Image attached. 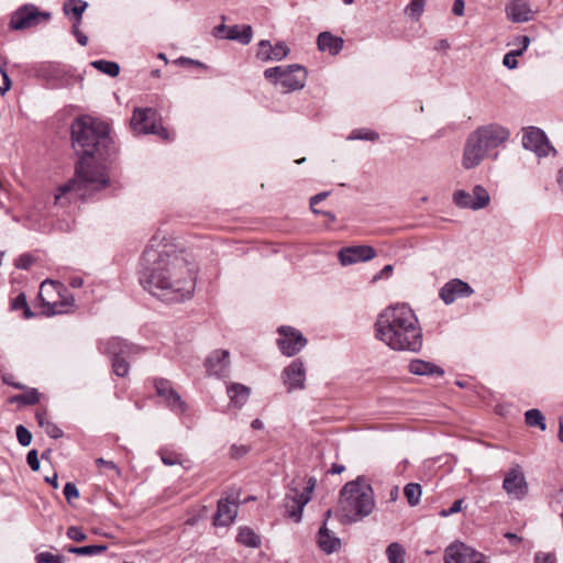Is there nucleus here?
Returning <instances> with one entry per match:
<instances>
[{
  "label": "nucleus",
  "mask_w": 563,
  "mask_h": 563,
  "mask_svg": "<svg viewBox=\"0 0 563 563\" xmlns=\"http://www.w3.org/2000/svg\"><path fill=\"white\" fill-rule=\"evenodd\" d=\"M205 367L208 375L217 378H228L230 376V353L228 350H214L205 361Z\"/></svg>",
  "instance_id": "obj_15"
},
{
  "label": "nucleus",
  "mask_w": 563,
  "mask_h": 563,
  "mask_svg": "<svg viewBox=\"0 0 563 563\" xmlns=\"http://www.w3.org/2000/svg\"><path fill=\"white\" fill-rule=\"evenodd\" d=\"M374 493L364 477L347 482L340 492L338 514L343 523L357 522L367 517L374 508Z\"/></svg>",
  "instance_id": "obj_4"
},
{
  "label": "nucleus",
  "mask_w": 563,
  "mask_h": 563,
  "mask_svg": "<svg viewBox=\"0 0 563 563\" xmlns=\"http://www.w3.org/2000/svg\"><path fill=\"white\" fill-rule=\"evenodd\" d=\"M71 140L75 147L82 148V155L74 177L60 185L54 195V205L59 208L84 200L106 185V124L90 115H82L71 124Z\"/></svg>",
  "instance_id": "obj_2"
},
{
  "label": "nucleus",
  "mask_w": 563,
  "mask_h": 563,
  "mask_svg": "<svg viewBox=\"0 0 563 563\" xmlns=\"http://www.w3.org/2000/svg\"><path fill=\"white\" fill-rule=\"evenodd\" d=\"M473 195V210H479L487 207L490 202L488 191L481 185H476L472 191Z\"/></svg>",
  "instance_id": "obj_32"
},
{
  "label": "nucleus",
  "mask_w": 563,
  "mask_h": 563,
  "mask_svg": "<svg viewBox=\"0 0 563 563\" xmlns=\"http://www.w3.org/2000/svg\"><path fill=\"white\" fill-rule=\"evenodd\" d=\"M444 563H489L487 558L474 548L463 543H451L444 551Z\"/></svg>",
  "instance_id": "obj_11"
},
{
  "label": "nucleus",
  "mask_w": 563,
  "mask_h": 563,
  "mask_svg": "<svg viewBox=\"0 0 563 563\" xmlns=\"http://www.w3.org/2000/svg\"><path fill=\"white\" fill-rule=\"evenodd\" d=\"M44 430L53 439H58L63 435L62 430L51 421H46Z\"/></svg>",
  "instance_id": "obj_51"
},
{
  "label": "nucleus",
  "mask_w": 563,
  "mask_h": 563,
  "mask_svg": "<svg viewBox=\"0 0 563 563\" xmlns=\"http://www.w3.org/2000/svg\"><path fill=\"white\" fill-rule=\"evenodd\" d=\"M277 333L279 335L277 339L278 349L286 356L290 357L298 354L307 345V339L303 334L290 325H280Z\"/></svg>",
  "instance_id": "obj_9"
},
{
  "label": "nucleus",
  "mask_w": 563,
  "mask_h": 563,
  "mask_svg": "<svg viewBox=\"0 0 563 563\" xmlns=\"http://www.w3.org/2000/svg\"><path fill=\"white\" fill-rule=\"evenodd\" d=\"M64 495L66 500L71 503L79 497V490L74 483L68 482L64 487Z\"/></svg>",
  "instance_id": "obj_46"
},
{
  "label": "nucleus",
  "mask_w": 563,
  "mask_h": 563,
  "mask_svg": "<svg viewBox=\"0 0 563 563\" xmlns=\"http://www.w3.org/2000/svg\"><path fill=\"white\" fill-rule=\"evenodd\" d=\"M26 306V299L24 295H19L13 301V309H20Z\"/></svg>",
  "instance_id": "obj_61"
},
{
  "label": "nucleus",
  "mask_w": 563,
  "mask_h": 563,
  "mask_svg": "<svg viewBox=\"0 0 563 563\" xmlns=\"http://www.w3.org/2000/svg\"><path fill=\"white\" fill-rule=\"evenodd\" d=\"M249 452V448L245 445H236L233 444L231 446V456L234 459H240Z\"/></svg>",
  "instance_id": "obj_54"
},
{
  "label": "nucleus",
  "mask_w": 563,
  "mask_h": 563,
  "mask_svg": "<svg viewBox=\"0 0 563 563\" xmlns=\"http://www.w3.org/2000/svg\"><path fill=\"white\" fill-rule=\"evenodd\" d=\"M253 36V30L251 25H232L225 33V38L236 41L243 45L251 43Z\"/></svg>",
  "instance_id": "obj_28"
},
{
  "label": "nucleus",
  "mask_w": 563,
  "mask_h": 563,
  "mask_svg": "<svg viewBox=\"0 0 563 563\" xmlns=\"http://www.w3.org/2000/svg\"><path fill=\"white\" fill-rule=\"evenodd\" d=\"M409 372L415 375H438L442 376L444 374V371L430 362L423 361V360H412L409 363Z\"/></svg>",
  "instance_id": "obj_27"
},
{
  "label": "nucleus",
  "mask_w": 563,
  "mask_h": 563,
  "mask_svg": "<svg viewBox=\"0 0 563 563\" xmlns=\"http://www.w3.org/2000/svg\"><path fill=\"white\" fill-rule=\"evenodd\" d=\"M73 32L81 46H86L88 44V37L79 31V24H73Z\"/></svg>",
  "instance_id": "obj_56"
},
{
  "label": "nucleus",
  "mask_w": 563,
  "mask_h": 563,
  "mask_svg": "<svg viewBox=\"0 0 563 563\" xmlns=\"http://www.w3.org/2000/svg\"><path fill=\"white\" fill-rule=\"evenodd\" d=\"M227 394L233 406L241 408L249 399L251 389L243 384L233 383L228 386Z\"/></svg>",
  "instance_id": "obj_26"
},
{
  "label": "nucleus",
  "mask_w": 563,
  "mask_h": 563,
  "mask_svg": "<svg viewBox=\"0 0 563 563\" xmlns=\"http://www.w3.org/2000/svg\"><path fill=\"white\" fill-rule=\"evenodd\" d=\"M376 256V251L369 245H355L343 247L339 252V260L343 266L367 262Z\"/></svg>",
  "instance_id": "obj_19"
},
{
  "label": "nucleus",
  "mask_w": 563,
  "mask_h": 563,
  "mask_svg": "<svg viewBox=\"0 0 563 563\" xmlns=\"http://www.w3.org/2000/svg\"><path fill=\"white\" fill-rule=\"evenodd\" d=\"M474 133L488 152L505 144L510 136V131L497 123L479 126Z\"/></svg>",
  "instance_id": "obj_12"
},
{
  "label": "nucleus",
  "mask_w": 563,
  "mask_h": 563,
  "mask_svg": "<svg viewBox=\"0 0 563 563\" xmlns=\"http://www.w3.org/2000/svg\"><path fill=\"white\" fill-rule=\"evenodd\" d=\"M488 151L484 147L477 135L473 132L466 140L462 165L466 169L478 166L488 155Z\"/></svg>",
  "instance_id": "obj_14"
},
{
  "label": "nucleus",
  "mask_w": 563,
  "mask_h": 563,
  "mask_svg": "<svg viewBox=\"0 0 563 563\" xmlns=\"http://www.w3.org/2000/svg\"><path fill=\"white\" fill-rule=\"evenodd\" d=\"M379 139V135L377 132L368 130V129H355L353 130L350 135L347 136V140H362V141H377Z\"/></svg>",
  "instance_id": "obj_38"
},
{
  "label": "nucleus",
  "mask_w": 563,
  "mask_h": 563,
  "mask_svg": "<svg viewBox=\"0 0 563 563\" xmlns=\"http://www.w3.org/2000/svg\"><path fill=\"white\" fill-rule=\"evenodd\" d=\"M472 294L473 289L467 283L459 278H454L441 287L439 297L443 300L444 303L450 305L453 303L456 299L470 297Z\"/></svg>",
  "instance_id": "obj_20"
},
{
  "label": "nucleus",
  "mask_w": 563,
  "mask_h": 563,
  "mask_svg": "<svg viewBox=\"0 0 563 563\" xmlns=\"http://www.w3.org/2000/svg\"><path fill=\"white\" fill-rule=\"evenodd\" d=\"M318 545L327 554L338 551L341 547V540L330 532L325 522L319 529Z\"/></svg>",
  "instance_id": "obj_25"
},
{
  "label": "nucleus",
  "mask_w": 563,
  "mask_h": 563,
  "mask_svg": "<svg viewBox=\"0 0 563 563\" xmlns=\"http://www.w3.org/2000/svg\"><path fill=\"white\" fill-rule=\"evenodd\" d=\"M299 485L300 484H297L296 481H294L284 499L287 516L295 522H299L301 520L303 508L311 499V495L317 485V479L314 477H309L302 492H300Z\"/></svg>",
  "instance_id": "obj_7"
},
{
  "label": "nucleus",
  "mask_w": 563,
  "mask_h": 563,
  "mask_svg": "<svg viewBox=\"0 0 563 563\" xmlns=\"http://www.w3.org/2000/svg\"><path fill=\"white\" fill-rule=\"evenodd\" d=\"M18 400L25 405H34L40 400V393L32 388L18 397Z\"/></svg>",
  "instance_id": "obj_44"
},
{
  "label": "nucleus",
  "mask_w": 563,
  "mask_h": 563,
  "mask_svg": "<svg viewBox=\"0 0 563 563\" xmlns=\"http://www.w3.org/2000/svg\"><path fill=\"white\" fill-rule=\"evenodd\" d=\"M38 298L42 313L47 317L69 313L76 308L75 298L68 294L64 285L49 279L41 284Z\"/></svg>",
  "instance_id": "obj_5"
},
{
  "label": "nucleus",
  "mask_w": 563,
  "mask_h": 563,
  "mask_svg": "<svg viewBox=\"0 0 563 563\" xmlns=\"http://www.w3.org/2000/svg\"><path fill=\"white\" fill-rule=\"evenodd\" d=\"M517 44L520 45L519 49H522V53L528 48L530 44V38L527 35H520L517 37Z\"/></svg>",
  "instance_id": "obj_60"
},
{
  "label": "nucleus",
  "mask_w": 563,
  "mask_h": 563,
  "mask_svg": "<svg viewBox=\"0 0 563 563\" xmlns=\"http://www.w3.org/2000/svg\"><path fill=\"white\" fill-rule=\"evenodd\" d=\"M503 488L516 499H523L528 494V483L520 466L510 468L505 475Z\"/></svg>",
  "instance_id": "obj_16"
},
{
  "label": "nucleus",
  "mask_w": 563,
  "mask_h": 563,
  "mask_svg": "<svg viewBox=\"0 0 563 563\" xmlns=\"http://www.w3.org/2000/svg\"><path fill=\"white\" fill-rule=\"evenodd\" d=\"M236 542L247 548H258L261 545L260 537L249 527L239 528Z\"/></svg>",
  "instance_id": "obj_30"
},
{
  "label": "nucleus",
  "mask_w": 563,
  "mask_h": 563,
  "mask_svg": "<svg viewBox=\"0 0 563 563\" xmlns=\"http://www.w3.org/2000/svg\"><path fill=\"white\" fill-rule=\"evenodd\" d=\"M87 2L82 0H67L64 3L63 11L64 13L74 19V23L80 24L82 13L87 9Z\"/></svg>",
  "instance_id": "obj_29"
},
{
  "label": "nucleus",
  "mask_w": 563,
  "mask_h": 563,
  "mask_svg": "<svg viewBox=\"0 0 563 563\" xmlns=\"http://www.w3.org/2000/svg\"><path fill=\"white\" fill-rule=\"evenodd\" d=\"M238 514V500L225 497L218 501L217 511L214 514V526L227 527L231 525Z\"/></svg>",
  "instance_id": "obj_22"
},
{
  "label": "nucleus",
  "mask_w": 563,
  "mask_h": 563,
  "mask_svg": "<svg viewBox=\"0 0 563 563\" xmlns=\"http://www.w3.org/2000/svg\"><path fill=\"white\" fill-rule=\"evenodd\" d=\"M526 423L529 427H538L544 431L547 428L545 418L539 409H529L525 413Z\"/></svg>",
  "instance_id": "obj_33"
},
{
  "label": "nucleus",
  "mask_w": 563,
  "mask_h": 563,
  "mask_svg": "<svg viewBox=\"0 0 563 563\" xmlns=\"http://www.w3.org/2000/svg\"><path fill=\"white\" fill-rule=\"evenodd\" d=\"M33 262V258L30 255H22L16 261V267L21 269H27Z\"/></svg>",
  "instance_id": "obj_55"
},
{
  "label": "nucleus",
  "mask_w": 563,
  "mask_h": 563,
  "mask_svg": "<svg viewBox=\"0 0 563 563\" xmlns=\"http://www.w3.org/2000/svg\"><path fill=\"white\" fill-rule=\"evenodd\" d=\"M465 3L464 0H454L452 5V12L454 15L461 16L464 13Z\"/></svg>",
  "instance_id": "obj_57"
},
{
  "label": "nucleus",
  "mask_w": 563,
  "mask_h": 563,
  "mask_svg": "<svg viewBox=\"0 0 563 563\" xmlns=\"http://www.w3.org/2000/svg\"><path fill=\"white\" fill-rule=\"evenodd\" d=\"M107 74L111 77H117L120 74V66L115 62H109L107 64Z\"/></svg>",
  "instance_id": "obj_58"
},
{
  "label": "nucleus",
  "mask_w": 563,
  "mask_h": 563,
  "mask_svg": "<svg viewBox=\"0 0 563 563\" xmlns=\"http://www.w3.org/2000/svg\"><path fill=\"white\" fill-rule=\"evenodd\" d=\"M289 53V48L286 46L284 42H278L275 46L271 45V55H265L266 53L262 49V52L256 53V57L262 62L269 60H282Z\"/></svg>",
  "instance_id": "obj_31"
},
{
  "label": "nucleus",
  "mask_w": 563,
  "mask_h": 563,
  "mask_svg": "<svg viewBox=\"0 0 563 563\" xmlns=\"http://www.w3.org/2000/svg\"><path fill=\"white\" fill-rule=\"evenodd\" d=\"M131 126L137 134H156L169 140L168 131L158 122V113L153 108H136L131 119Z\"/></svg>",
  "instance_id": "obj_8"
},
{
  "label": "nucleus",
  "mask_w": 563,
  "mask_h": 563,
  "mask_svg": "<svg viewBox=\"0 0 563 563\" xmlns=\"http://www.w3.org/2000/svg\"><path fill=\"white\" fill-rule=\"evenodd\" d=\"M179 62L181 64H189V65H195L197 67L207 68V66L203 63H201L199 60L191 59V58H187V57H181L179 59Z\"/></svg>",
  "instance_id": "obj_64"
},
{
  "label": "nucleus",
  "mask_w": 563,
  "mask_h": 563,
  "mask_svg": "<svg viewBox=\"0 0 563 563\" xmlns=\"http://www.w3.org/2000/svg\"><path fill=\"white\" fill-rule=\"evenodd\" d=\"M11 87V80L5 70L0 68V95H4Z\"/></svg>",
  "instance_id": "obj_49"
},
{
  "label": "nucleus",
  "mask_w": 563,
  "mask_h": 563,
  "mask_svg": "<svg viewBox=\"0 0 563 563\" xmlns=\"http://www.w3.org/2000/svg\"><path fill=\"white\" fill-rule=\"evenodd\" d=\"M262 49L266 53L265 55H271V42L268 40H262L258 43L257 52H262Z\"/></svg>",
  "instance_id": "obj_62"
},
{
  "label": "nucleus",
  "mask_w": 563,
  "mask_h": 563,
  "mask_svg": "<svg viewBox=\"0 0 563 563\" xmlns=\"http://www.w3.org/2000/svg\"><path fill=\"white\" fill-rule=\"evenodd\" d=\"M405 497L410 506H416L419 504L422 489L421 486L417 483H409L404 488Z\"/></svg>",
  "instance_id": "obj_35"
},
{
  "label": "nucleus",
  "mask_w": 563,
  "mask_h": 563,
  "mask_svg": "<svg viewBox=\"0 0 563 563\" xmlns=\"http://www.w3.org/2000/svg\"><path fill=\"white\" fill-rule=\"evenodd\" d=\"M375 336L394 351L417 353L422 347V329L413 310L406 303L389 307L375 322Z\"/></svg>",
  "instance_id": "obj_3"
},
{
  "label": "nucleus",
  "mask_w": 563,
  "mask_h": 563,
  "mask_svg": "<svg viewBox=\"0 0 563 563\" xmlns=\"http://www.w3.org/2000/svg\"><path fill=\"white\" fill-rule=\"evenodd\" d=\"M158 453L162 462L167 466L180 464L181 462L180 455L176 452L169 451L167 449H161Z\"/></svg>",
  "instance_id": "obj_41"
},
{
  "label": "nucleus",
  "mask_w": 563,
  "mask_h": 563,
  "mask_svg": "<svg viewBox=\"0 0 563 563\" xmlns=\"http://www.w3.org/2000/svg\"><path fill=\"white\" fill-rule=\"evenodd\" d=\"M464 503V499L463 498H460V499H456L452 506L448 509H442L440 511V516L443 517V518H446L449 516H452L454 514H457L462 510V505Z\"/></svg>",
  "instance_id": "obj_47"
},
{
  "label": "nucleus",
  "mask_w": 563,
  "mask_h": 563,
  "mask_svg": "<svg viewBox=\"0 0 563 563\" xmlns=\"http://www.w3.org/2000/svg\"><path fill=\"white\" fill-rule=\"evenodd\" d=\"M230 26H227L225 24H220V25H217L213 31H212V34L216 36V37H220V38H225V33H228V29Z\"/></svg>",
  "instance_id": "obj_59"
},
{
  "label": "nucleus",
  "mask_w": 563,
  "mask_h": 563,
  "mask_svg": "<svg viewBox=\"0 0 563 563\" xmlns=\"http://www.w3.org/2000/svg\"><path fill=\"white\" fill-rule=\"evenodd\" d=\"M522 145L526 150L534 152L540 157L547 156L551 151L555 152L545 133L536 126L525 129Z\"/></svg>",
  "instance_id": "obj_13"
},
{
  "label": "nucleus",
  "mask_w": 563,
  "mask_h": 563,
  "mask_svg": "<svg viewBox=\"0 0 563 563\" xmlns=\"http://www.w3.org/2000/svg\"><path fill=\"white\" fill-rule=\"evenodd\" d=\"M37 563H63V556L49 552H41L36 555Z\"/></svg>",
  "instance_id": "obj_45"
},
{
  "label": "nucleus",
  "mask_w": 563,
  "mask_h": 563,
  "mask_svg": "<svg viewBox=\"0 0 563 563\" xmlns=\"http://www.w3.org/2000/svg\"><path fill=\"white\" fill-rule=\"evenodd\" d=\"M328 196H329V192L328 191H323V192L317 194V195H314V196H312L310 198V207H311L312 212H314V213H319L320 212L319 210H317L314 208V206L317 203L321 202L322 200H324Z\"/></svg>",
  "instance_id": "obj_53"
},
{
  "label": "nucleus",
  "mask_w": 563,
  "mask_h": 563,
  "mask_svg": "<svg viewBox=\"0 0 563 563\" xmlns=\"http://www.w3.org/2000/svg\"><path fill=\"white\" fill-rule=\"evenodd\" d=\"M26 462L33 471L40 470V461L36 450H31L26 455Z\"/></svg>",
  "instance_id": "obj_52"
},
{
  "label": "nucleus",
  "mask_w": 563,
  "mask_h": 563,
  "mask_svg": "<svg viewBox=\"0 0 563 563\" xmlns=\"http://www.w3.org/2000/svg\"><path fill=\"white\" fill-rule=\"evenodd\" d=\"M142 349L121 338L108 340V355L111 357L112 372L125 378L130 372V363L142 353Z\"/></svg>",
  "instance_id": "obj_6"
},
{
  "label": "nucleus",
  "mask_w": 563,
  "mask_h": 563,
  "mask_svg": "<svg viewBox=\"0 0 563 563\" xmlns=\"http://www.w3.org/2000/svg\"><path fill=\"white\" fill-rule=\"evenodd\" d=\"M282 379L289 393L303 389L306 386V368L303 362L300 358L294 360L283 369Z\"/></svg>",
  "instance_id": "obj_17"
},
{
  "label": "nucleus",
  "mask_w": 563,
  "mask_h": 563,
  "mask_svg": "<svg viewBox=\"0 0 563 563\" xmlns=\"http://www.w3.org/2000/svg\"><path fill=\"white\" fill-rule=\"evenodd\" d=\"M507 18L515 23H523L532 20L533 11L527 0H512L506 5Z\"/></svg>",
  "instance_id": "obj_23"
},
{
  "label": "nucleus",
  "mask_w": 563,
  "mask_h": 563,
  "mask_svg": "<svg viewBox=\"0 0 563 563\" xmlns=\"http://www.w3.org/2000/svg\"><path fill=\"white\" fill-rule=\"evenodd\" d=\"M424 0H410L406 7V13L412 19L418 20L423 13Z\"/></svg>",
  "instance_id": "obj_40"
},
{
  "label": "nucleus",
  "mask_w": 563,
  "mask_h": 563,
  "mask_svg": "<svg viewBox=\"0 0 563 563\" xmlns=\"http://www.w3.org/2000/svg\"><path fill=\"white\" fill-rule=\"evenodd\" d=\"M197 271L191 254L157 233L141 256L139 279L153 296L166 301H183L191 298L195 291Z\"/></svg>",
  "instance_id": "obj_1"
},
{
  "label": "nucleus",
  "mask_w": 563,
  "mask_h": 563,
  "mask_svg": "<svg viewBox=\"0 0 563 563\" xmlns=\"http://www.w3.org/2000/svg\"><path fill=\"white\" fill-rule=\"evenodd\" d=\"M534 563H555V555L539 551L534 554Z\"/></svg>",
  "instance_id": "obj_50"
},
{
  "label": "nucleus",
  "mask_w": 563,
  "mask_h": 563,
  "mask_svg": "<svg viewBox=\"0 0 563 563\" xmlns=\"http://www.w3.org/2000/svg\"><path fill=\"white\" fill-rule=\"evenodd\" d=\"M505 538L508 539L511 544H519L522 541V538L514 532H506Z\"/></svg>",
  "instance_id": "obj_63"
},
{
  "label": "nucleus",
  "mask_w": 563,
  "mask_h": 563,
  "mask_svg": "<svg viewBox=\"0 0 563 563\" xmlns=\"http://www.w3.org/2000/svg\"><path fill=\"white\" fill-rule=\"evenodd\" d=\"M285 66H276L265 69L264 76L267 80L277 84L279 82L282 85L284 75H285Z\"/></svg>",
  "instance_id": "obj_39"
},
{
  "label": "nucleus",
  "mask_w": 563,
  "mask_h": 563,
  "mask_svg": "<svg viewBox=\"0 0 563 563\" xmlns=\"http://www.w3.org/2000/svg\"><path fill=\"white\" fill-rule=\"evenodd\" d=\"M69 553L78 554V555H95L102 553L106 551V545L97 544V545H85V547H69L67 549Z\"/></svg>",
  "instance_id": "obj_36"
},
{
  "label": "nucleus",
  "mask_w": 563,
  "mask_h": 563,
  "mask_svg": "<svg viewBox=\"0 0 563 563\" xmlns=\"http://www.w3.org/2000/svg\"><path fill=\"white\" fill-rule=\"evenodd\" d=\"M67 537L77 542H81L87 539L86 533L80 528L75 526H71L67 529Z\"/></svg>",
  "instance_id": "obj_48"
},
{
  "label": "nucleus",
  "mask_w": 563,
  "mask_h": 563,
  "mask_svg": "<svg viewBox=\"0 0 563 563\" xmlns=\"http://www.w3.org/2000/svg\"><path fill=\"white\" fill-rule=\"evenodd\" d=\"M522 55V49H514L504 55L503 64L509 69H515L518 66L517 57Z\"/></svg>",
  "instance_id": "obj_42"
},
{
  "label": "nucleus",
  "mask_w": 563,
  "mask_h": 563,
  "mask_svg": "<svg viewBox=\"0 0 563 563\" xmlns=\"http://www.w3.org/2000/svg\"><path fill=\"white\" fill-rule=\"evenodd\" d=\"M405 549L398 542L390 543L386 549L389 563H405Z\"/></svg>",
  "instance_id": "obj_34"
},
{
  "label": "nucleus",
  "mask_w": 563,
  "mask_h": 563,
  "mask_svg": "<svg viewBox=\"0 0 563 563\" xmlns=\"http://www.w3.org/2000/svg\"><path fill=\"white\" fill-rule=\"evenodd\" d=\"M453 202L464 209L473 210V195L472 192H467L465 190H456L453 194Z\"/></svg>",
  "instance_id": "obj_37"
},
{
  "label": "nucleus",
  "mask_w": 563,
  "mask_h": 563,
  "mask_svg": "<svg viewBox=\"0 0 563 563\" xmlns=\"http://www.w3.org/2000/svg\"><path fill=\"white\" fill-rule=\"evenodd\" d=\"M51 19L49 12H41L34 4H25L19 8L12 15L10 27L12 30H25L38 25Z\"/></svg>",
  "instance_id": "obj_10"
},
{
  "label": "nucleus",
  "mask_w": 563,
  "mask_h": 563,
  "mask_svg": "<svg viewBox=\"0 0 563 563\" xmlns=\"http://www.w3.org/2000/svg\"><path fill=\"white\" fill-rule=\"evenodd\" d=\"M285 75L282 82V86L285 88L286 92L295 91L302 89L307 78V71L305 67L292 64L285 66Z\"/></svg>",
  "instance_id": "obj_21"
},
{
  "label": "nucleus",
  "mask_w": 563,
  "mask_h": 563,
  "mask_svg": "<svg viewBox=\"0 0 563 563\" xmlns=\"http://www.w3.org/2000/svg\"><path fill=\"white\" fill-rule=\"evenodd\" d=\"M157 395L164 399L166 406L176 413H184L187 405L181 400L179 394L172 387L169 380L159 378L155 380Z\"/></svg>",
  "instance_id": "obj_18"
},
{
  "label": "nucleus",
  "mask_w": 563,
  "mask_h": 563,
  "mask_svg": "<svg viewBox=\"0 0 563 563\" xmlns=\"http://www.w3.org/2000/svg\"><path fill=\"white\" fill-rule=\"evenodd\" d=\"M16 439L22 446H27L32 442V433L22 424L15 429Z\"/></svg>",
  "instance_id": "obj_43"
},
{
  "label": "nucleus",
  "mask_w": 563,
  "mask_h": 563,
  "mask_svg": "<svg viewBox=\"0 0 563 563\" xmlns=\"http://www.w3.org/2000/svg\"><path fill=\"white\" fill-rule=\"evenodd\" d=\"M343 40L339 36H334L330 32H321L317 38V45L319 51L329 52L331 55L339 54L343 48Z\"/></svg>",
  "instance_id": "obj_24"
}]
</instances>
